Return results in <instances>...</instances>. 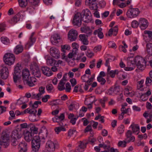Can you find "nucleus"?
Masks as SVG:
<instances>
[{
    "mask_svg": "<svg viewBox=\"0 0 152 152\" xmlns=\"http://www.w3.org/2000/svg\"><path fill=\"white\" fill-rule=\"evenodd\" d=\"M135 60L137 61V68L141 71L144 69L146 66V61L145 59L141 56H137L135 57Z\"/></svg>",
    "mask_w": 152,
    "mask_h": 152,
    "instance_id": "nucleus-1",
    "label": "nucleus"
},
{
    "mask_svg": "<svg viewBox=\"0 0 152 152\" xmlns=\"http://www.w3.org/2000/svg\"><path fill=\"white\" fill-rule=\"evenodd\" d=\"M32 151H38L40 145V139L39 136L36 135L34 137L32 142Z\"/></svg>",
    "mask_w": 152,
    "mask_h": 152,
    "instance_id": "nucleus-2",
    "label": "nucleus"
},
{
    "mask_svg": "<svg viewBox=\"0 0 152 152\" xmlns=\"http://www.w3.org/2000/svg\"><path fill=\"white\" fill-rule=\"evenodd\" d=\"M82 20L85 23H89L91 22L92 18L90 11L88 9L83 10L82 11Z\"/></svg>",
    "mask_w": 152,
    "mask_h": 152,
    "instance_id": "nucleus-3",
    "label": "nucleus"
},
{
    "mask_svg": "<svg viewBox=\"0 0 152 152\" xmlns=\"http://www.w3.org/2000/svg\"><path fill=\"white\" fill-rule=\"evenodd\" d=\"M15 59L14 55L12 53H7L5 54L3 57V60L5 63L8 65H12Z\"/></svg>",
    "mask_w": 152,
    "mask_h": 152,
    "instance_id": "nucleus-4",
    "label": "nucleus"
},
{
    "mask_svg": "<svg viewBox=\"0 0 152 152\" xmlns=\"http://www.w3.org/2000/svg\"><path fill=\"white\" fill-rule=\"evenodd\" d=\"M30 69L32 72V74L34 76L39 77L41 76V74L39 67L36 63H34L30 65Z\"/></svg>",
    "mask_w": 152,
    "mask_h": 152,
    "instance_id": "nucleus-5",
    "label": "nucleus"
},
{
    "mask_svg": "<svg viewBox=\"0 0 152 152\" xmlns=\"http://www.w3.org/2000/svg\"><path fill=\"white\" fill-rule=\"evenodd\" d=\"M9 137L7 133H3L0 139V145L4 148H6L9 145Z\"/></svg>",
    "mask_w": 152,
    "mask_h": 152,
    "instance_id": "nucleus-6",
    "label": "nucleus"
},
{
    "mask_svg": "<svg viewBox=\"0 0 152 152\" xmlns=\"http://www.w3.org/2000/svg\"><path fill=\"white\" fill-rule=\"evenodd\" d=\"M21 69L22 68L21 64L19 63L17 64L15 67L14 72L13 74V80L15 83H17L18 80L20 77Z\"/></svg>",
    "mask_w": 152,
    "mask_h": 152,
    "instance_id": "nucleus-7",
    "label": "nucleus"
},
{
    "mask_svg": "<svg viewBox=\"0 0 152 152\" xmlns=\"http://www.w3.org/2000/svg\"><path fill=\"white\" fill-rule=\"evenodd\" d=\"M83 17L81 12H78L76 14L73 18L72 23L74 26L80 27L82 23Z\"/></svg>",
    "mask_w": 152,
    "mask_h": 152,
    "instance_id": "nucleus-8",
    "label": "nucleus"
},
{
    "mask_svg": "<svg viewBox=\"0 0 152 152\" xmlns=\"http://www.w3.org/2000/svg\"><path fill=\"white\" fill-rule=\"evenodd\" d=\"M140 12L138 8H132L128 10L126 13V15L128 17L132 18L137 16Z\"/></svg>",
    "mask_w": 152,
    "mask_h": 152,
    "instance_id": "nucleus-9",
    "label": "nucleus"
},
{
    "mask_svg": "<svg viewBox=\"0 0 152 152\" xmlns=\"http://www.w3.org/2000/svg\"><path fill=\"white\" fill-rule=\"evenodd\" d=\"M77 31L75 29H72L68 32V38L70 41H75L77 38Z\"/></svg>",
    "mask_w": 152,
    "mask_h": 152,
    "instance_id": "nucleus-10",
    "label": "nucleus"
},
{
    "mask_svg": "<svg viewBox=\"0 0 152 152\" xmlns=\"http://www.w3.org/2000/svg\"><path fill=\"white\" fill-rule=\"evenodd\" d=\"M21 15H22V17L24 16H25V11H20L17 15H15L9 20L10 23L13 24H14L17 23L20 20L18 16L20 15V16H21Z\"/></svg>",
    "mask_w": 152,
    "mask_h": 152,
    "instance_id": "nucleus-11",
    "label": "nucleus"
},
{
    "mask_svg": "<svg viewBox=\"0 0 152 152\" xmlns=\"http://www.w3.org/2000/svg\"><path fill=\"white\" fill-rule=\"evenodd\" d=\"M55 143L50 140H48L46 144V148L48 152H53L55 150Z\"/></svg>",
    "mask_w": 152,
    "mask_h": 152,
    "instance_id": "nucleus-12",
    "label": "nucleus"
},
{
    "mask_svg": "<svg viewBox=\"0 0 152 152\" xmlns=\"http://www.w3.org/2000/svg\"><path fill=\"white\" fill-rule=\"evenodd\" d=\"M50 53L51 55L55 58H58L60 57V51L55 47L50 48Z\"/></svg>",
    "mask_w": 152,
    "mask_h": 152,
    "instance_id": "nucleus-13",
    "label": "nucleus"
},
{
    "mask_svg": "<svg viewBox=\"0 0 152 152\" xmlns=\"http://www.w3.org/2000/svg\"><path fill=\"white\" fill-rule=\"evenodd\" d=\"M139 25L142 30H145L148 25V20L143 18H140L139 20Z\"/></svg>",
    "mask_w": 152,
    "mask_h": 152,
    "instance_id": "nucleus-14",
    "label": "nucleus"
},
{
    "mask_svg": "<svg viewBox=\"0 0 152 152\" xmlns=\"http://www.w3.org/2000/svg\"><path fill=\"white\" fill-rule=\"evenodd\" d=\"M9 72L8 68L4 66L0 70V76L3 79H6L8 77Z\"/></svg>",
    "mask_w": 152,
    "mask_h": 152,
    "instance_id": "nucleus-15",
    "label": "nucleus"
},
{
    "mask_svg": "<svg viewBox=\"0 0 152 152\" xmlns=\"http://www.w3.org/2000/svg\"><path fill=\"white\" fill-rule=\"evenodd\" d=\"M22 132L20 130H15L12 131L10 135L11 138L18 139L22 136Z\"/></svg>",
    "mask_w": 152,
    "mask_h": 152,
    "instance_id": "nucleus-16",
    "label": "nucleus"
},
{
    "mask_svg": "<svg viewBox=\"0 0 152 152\" xmlns=\"http://www.w3.org/2000/svg\"><path fill=\"white\" fill-rule=\"evenodd\" d=\"M96 0H87L86 2V5L88 6L91 10H95L97 9Z\"/></svg>",
    "mask_w": 152,
    "mask_h": 152,
    "instance_id": "nucleus-17",
    "label": "nucleus"
},
{
    "mask_svg": "<svg viewBox=\"0 0 152 152\" xmlns=\"http://www.w3.org/2000/svg\"><path fill=\"white\" fill-rule=\"evenodd\" d=\"M88 36L85 34H80L79 36V40L83 45H87L89 44L88 39Z\"/></svg>",
    "mask_w": 152,
    "mask_h": 152,
    "instance_id": "nucleus-18",
    "label": "nucleus"
},
{
    "mask_svg": "<svg viewBox=\"0 0 152 152\" xmlns=\"http://www.w3.org/2000/svg\"><path fill=\"white\" fill-rule=\"evenodd\" d=\"M145 35H143L144 39L146 42L150 41L152 37V31L149 30H145L144 31Z\"/></svg>",
    "mask_w": 152,
    "mask_h": 152,
    "instance_id": "nucleus-19",
    "label": "nucleus"
},
{
    "mask_svg": "<svg viewBox=\"0 0 152 152\" xmlns=\"http://www.w3.org/2000/svg\"><path fill=\"white\" fill-rule=\"evenodd\" d=\"M42 73L47 76H50L52 75L53 72L47 66H43L41 67Z\"/></svg>",
    "mask_w": 152,
    "mask_h": 152,
    "instance_id": "nucleus-20",
    "label": "nucleus"
},
{
    "mask_svg": "<svg viewBox=\"0 0 152 152\" xmlns=\"http://www.w3.org/2000/svg\"><path fill=\"white\" fill-rule=\"evenodd\" d=\"M61 39V37L58 34H54L51 38V42L54 45H56L58 42V40Z\"/></svg>",
    "mask_w": 152,
    "mask_h": 152,
    "instance_id": "nucleus-21",
    "label": "nucleus"
},
{
    "mask_svg": "<svg viewBox=\"0 0 152 152\" xmlns=\"http://www.w3.org/2000/svg\"><path fill=\"white\" fill-rule=\"evenodd\" d=\"M27 144L25 141L20 142L18 145L19 152H26L27 150Z\"/></svg>",
    "mask_w": 152,
    "mask_h": 152,
    "instance_id": "nucleus-22",
    "label": "nucleus"
},
{
    "mask_svg": "<svg viewBox=\"0 0 152 152\" xmlns=\"http://www.w3.org/2000/svg\"><path fill=\"white\" fill-rule=\"evenodd\" d=\"M36 81V78L34 77H30L24 82L29 86L32 87L34 85V83Z\"/></svg>",
    "mask_w": 152,
    "mask_h": 152,
    "instance_id": "nucleus-23",
    "label": "nucleus"
},
{
    "mask_svg": "<svg viewBox=\"0 0 152 152\" xmlns=\"http://www.w3.org/2000/svg\"><path fill=\"white\" fill-rule=\"evenodd\" d=\"M59 126L56 127L55 129V131L57 134H58L61 131H65L66 129L65 127V124H64L63 122H61L59 124Z\"/></svg>",
    "mask_w": 152,
    "mask_h": 152,
    "instance_id": "nucleus-24",
    "label": "nucleus"
},
{
    "mask_svg": "<svg viewBox=\"0 0 152 152\" xmlns=\"http://www.w3.org/2000/svg\"><path fill=\"white\" fill-rule=\"evenodd\" d=\"M80 29L82 32L86 34V35H87V36H89L92 34V31L88 26H84L82 27Z\"/></svg>",
    "mask_w": 152,
    "mask_h": 152,
    "instance_id": "nucleus-25",
    "label": "nucleus"
},
{
    "mask_svg": "<svg viewBox=\"0 0 152 152\" xmlns=\"http://www.w3.org/2000/svg\"><path fill=\"white\" fill-rule=\"evenodd\" d=\"M22 75L24 82L30 77L29 70L28 69H25L23 71Z\"/></svg>",
    "mask_w": 152,
    "mask_h": 152,
    "instance_id": "nucleus-26",
    "label": "nucleus"
},
{
    "mask_svg": "<svg viewBox=\"0 0 152 152\" xmlns=\"http://www.w3.org/2000/svg\"><path fill=\"white\" fill-rule=\"evenodd\" d=\"M33 134L32 133H31L28 131L26 132L24 134V137L25 139L27 142H29L32 140L33 139Z\"/></svg>",
    "mask_w": 152,
    "mask_h": 152,
    "instance_id": "nucleus-27",
    "label": "nucleus"
},
{
    "mask_svg": "<svg viewBox=\"0 0 152 152\" xmlns=\"http://www.w3.org/2000/svg\"><path fill=\"white\" fill-rule=\"evenodd\" d=\"M130 127L132 128L133 133H136L137 134H138L140 130V127L138 125L132 124Z\"/></svg>",
    "mask_w": 152,
    "mask_h": 152,
    "instance_id": "nucleus-28",
    "label": "nucleus"
},
{
    "mask_svg": "<svg viewBox=\"0 0 152 152\" xmlns=\"http://www.w3.org/2000/svg\"><path fill=\"white\" fill-rule=\"evenodd\" d=\"M102 29L101 28H99L97 30L94 31V34L96 35L98 34V36L100 39H102L104 37V35L102 32Z\"/></svg>",
    "mask_w": 152,
    "mask_h": 152,
    "instance_id": "nucleus-29",
    "label": "nucleus"
},
{
    "mask_svg": "<svg viewBox=\"0 0 152 152\" xmlns=\"http://www.w3.org/2000/svg\"><path fill=\"white\" fill-rule=\"evenodd\" d=\"M46 63L48 65L55 66L56 60L51 57H49L46 59Z\"/></svg>",
    "mask_w": 152,
    "mask_h": 152,
    "instance_id": "nucleus-30",
    "label": "nucleus"
},
{
    "mask_svg": "<svg viewBox=\"0 0 152 152\" xmlns=\"http://www.w3.org/2000/svg\"><path fill=\"white\" fill-rule=\"evenodd\" d=\"M23 50V48L21 45H18L14 49V52L16 54H18L21 53Z\"/></svg>",
    "mask_w": 152,
    "mask_h": 152,
    "instance_id": "nucleus-31",
    "label": "nucleus"
},
{
    "mask_svg": "<svg viewBox=\"0 0 152 152\" xmlns=\"http://www.w3.org/2000/svg\"><path fill=\"white\" fill-rule=\"evenodd\" d=\"M19 6L22 8L25 7L28 4L27 0H18Z\"/></svg>",
    "mask_w": 152,
    "mask_h": 152,
    "instance_id": "nucleus-32",
    "label": "nucleus"
},
{
    "mask_svg": "<svg viewBox=\"0 0 152 152\" xmlns=\"http://www.w3.org/2000/svg\"><path fill=\"white\" fill-rule=\"evenodd\" d=\"M147 53L150 55H152V44L149 43L147 44Z\"/></svg>",
    "mask_w": 152,
    "mask_h": 152,
    "instance_id": "nucleus-33",
    "label": "nucleus"
},
{
    "mask_svg": "<svg viewBox=\"0 0 152 152\" xmlns=\"http://www.w3.org/2000/svg\"><path fill=\"white\" fill-rule=\"evenodd\" d=\"M142 91H144L143 94L148 97L151 94V89L148 87L143 88Z\"/></svg>",
    "mask_w": 152,
    "mask_h": 152,
    "instance_id": "nucleus-34",
    "label": "nucleus"
},
{
    "mask_svg": "<svg viewBox=\"0 0 152 152\" xmlns=\"http://www.w3.org/2000/svg\"><path fill=\"white\" fill-rule=\"evenodd\" d=\"M144 81L143 80L139 81L137 83V89H140L142 91L143 88H142L143 86V83Z\"/></svg>",
    "mask_w": 152,
    "mask_h": 152,
    "instance_id": "nucleus-35",
    "label": "nucleus"
},
{
    "mask_svg": "<svg viewBox=\"0 0 152 152\" xmlns=\"http://www.w3.org/2000/svg\"><path fill=\"white\" fill-rule=\"evenodd\" d=\"M38 128L36 127L35 126L33 125L30 126V130H31V133H32V134H37L38 132Z\"/></svg>",
    "mask_w": 152,
    "mask_h": 152,
    "instance_id": "nucleus-36",
    "label": "nucleus"
},
{
    "mask_svg": "<svg viewBox=\"0 0 152 152\" xmlns=\"http://www.w3.org/2000/svg\"><path fill=\"white\" fill-rule=\"evenodd\" d=\"M36 41V38L35 37H30L29 40L27 44V45L29 47L33 45Z\"/></svg>",
    "mask_w": 152,
    "mask_h": 152,
    "instance_id": "nucleus-37",
    "label": "nucleus"
},
{
    "mask_svg": "<svg viewBox=\"0 0 152 152\" xmlns=\"http://www.w3.org/2000/svg\"><path fill=\"white\" fill-rule=\"evenodd\" d=\"M1 40L2 43L5 45H8L10 43V40L7 37H1Z\"/></svg>",
    "mask_w": 152,
    "mask_h": 152,
    "instance_id": "nucleus-38",
    "label": "nucleus"
},
{
    "mask_svg": "<svg viewBox=\"0 0 152 152\" xmlns=\"http://www.w3.org/2000/svg\"><path fill=\"white\" fill-rule=\"evenodd\" d=\"M97 81L100 83L101 85H104L106 82L105 79L101 76H98L97 78Z\"/></svg>",
    "mask_w": 152,
    "mask_h": 152,
    "instance_id": "nucleus-39",
    "label": "nucleus"
},
{
    "mask_svg": "<svg viewBox=\"0 0 152 152\" xmlns=\"http://www.w3.org/2000/svg\"><path fill=\"white\" fill-rule=\"evenodd\" d=\"M61 51L63 52H65V50H69L70 49V47L69 45H61Z\"/></svg>",
    "mask_w": 152,
    "mask_h": 152,
    "instance_id": "nucleus-40",
    "label": "nucleus"
},
{
    "mask_svg": "<svg viewBox=\"0 0 152 152\" xmlns=\"http://www.w3.org/2000/svg\"><path fill=\"white\" fill-rule=\"evenodd\" d=\"M127 143L126 141L125 140L120 141L118 143V145L119 147L124 148L126 146Z\"/></svg>",
    "mask_w": 152,
    "mask_h": 152,
    "instance_id": "nucleus-41",
    "label": "nucleus"
},
{
    "mask_svg": "<svg viewBox=\"0 0 152 152\" xmlns=\"http://www.w3.org/2000/svg\"><path fill=\"white\" fill-rule=\"evenodd\" d=\"M65 83H61V82L59 83L58 86V88L59 90L61 91L64 89H65V87L64 86Z\"/></svg>",
    "mask_w": 152,
    "mask_h": 152,
    "instance_id": "nucleus-42",
    "label": "nucleus"
},
{
    "mask_svg": "<svg viewBox=\"0 0 152 152\" xmlns=\"http://www.w3.org/2000/svg\"><path fill=\"white\" fill-rule=\"evenodd\" d=\"M47 90L49 92H52L53 89V87L52 84H49L46 86Z\"/></svg>",
    "mask_w": 152,
    "mask_h": 152,
    "instance_id": "nucleus-43",
    "label": "nucleus"
},
{
    "mask_svg": "<svg viewBox=\"0 0 152 152\" xmlns=\"http://www.w3.org/2000/svg\"><path fill=\"white\" fill-rule=\"evenodd\" d=\"M89 76H87L86 74H84L83 76L81 77V79L84 82L87 83L88 85L89 83Z\"/></svg>",
    "mask_w": 152,
    "mask_h": 152,
    "instance_id": "nucleus-44",
    "label": "nucleus"
},
{
    "mask_svg": "<svg viewBox=\"0 0 152 152\" xmlns=\"http://www.w3.org/2000/svg\"><path fill=\"white\" fill-rule=\"evenodd\" d=\"M118 71L117 70H115L114 71L111 70L110 72L108 74H109L110 76L112 77L113 78L115 77V74H118Z\"/></svg>",
    "mask_w": 152,
    "mask_h": 152,
    "instance_id": "nucleus-45",
    "label": "nucleus"
},
{
    "mask_svg": "<svg viewBox=\"0 0 152 152\" xmlns=\"http://www.w3.org/2000/svg\"><path fill=\"white\" fill-rule=\"evenodd\" d=\"M152 80L149 77H146L145 80V83L146 86H149L151 85Z\"/></svg>",
    "mask_w": 152,
    "mask_h": 152,
    "instance_id": "nucleus-46",
    "label": "nucleus"
},
{
    "mask_svg": "<svg viewBox=\"0 0 152 152\" xmlns=\"http://www.w3.org/2000/svg\"><path fill=\"white\" fill-rule=\"evenodd\" d=\"M76 132V131L74 129H70L68 132V137H71L74 133Z\"/></svg>",
    "mask_w": 152,
    "mask_h": 152,
    "instance_id": "nucleus-47",
    "label": "nucleus"
},
{
    "mask_svg": "<svg viewBox=\"0 0 152 152\" xmlns=\"http://www.w3.org/2000/svg\"><path fill=\"white\" fill-rule=\"evenodd\" d=\"M28 111L27 112V113L33 114L34 116L36 115V114L37 112V111L36 110L34 109H30V108H28Z\"/></svg>",
    "mask_w": 152,
    "mask_h": 152,
    "instance_id": "nucleus-48",
    "label": "nucleus"
},
{
    "mask_svg": "<svg viewBox=\"0 0 152 152\" xmlns=\"http://www.w3.org/2000/svg\"><path fill=\"white\" fill-rule=\"evenodd\" d=\"M124 125H121L120 126L118 127V131L120 134L123 133L124 131Z\"/></svg>",
    "mask_w": 152,
    "mask_h": 152,
    "instance_id": "nucleus-49",
    "label": "nucleus"
},
{
    "mask_svg": "<svg viewBox=\"0 0 152 152\" xmlns=\"http://www.w3.org/2000/svg\"><path fill=\"white\" fill-rule=\"evenodd\" d=\"M129 63L133 65L137 63V61L135 60V58H134L130 57L129 60Z\"/></svg>",
    "mask_w": 152,
    "mask_h": 152,
    "instance_id": "nucleus-50",
    "label": "nucleus"
},
{
    "mask_svg": "<svg viewBox=\"0 0 152 152\" xmlns=\"http://www.w3.org/2000/svg\"><path fill=\"white\" fill-rule=\"evenodd\" d=\"M32 5L37 6L39 3V0H29Z\"/></svg>",
    "mask_w": 152,
    "mask_h": 152,
    "instance_id": "nucleus-51",
    "label": "nucleus"
},
{
    "mask_svg": "<svg viewBox=\"0 0 152 152\" xmlns=\"http://www.w3.org/2000/svg\"><path fill=\"white\" fill-rule=\"evenodd\" d=\"M139 25V21L138 22L137 21L134 20L132 23V26L134 28H137Z\"/></svg>",
    "mask_w": 152,
    "mask_h": 152,
    "instance_id": "nucleus-52",
    "label": "nucleus"
},
{
    "mask_svg": "<svg viewBox=\"0 0 152 152\" xmlns=\"http://www.w3.org/2000/svg\"><path fill=\"white\" fill-rule=\"evenodd\" d=\"M45 88L44 87L41 86L39 87V92L38 94L40 96L45 93Z\"/></svg>",
    "mask_w": 152,
    "mask_h": 152,
    "instance_id": "nucleus-53",
    "label": "nucleus"
},
{
    "mask_svg": "<svg viewBox=\"0 0 152 152\" xmlns=\"http://www.w3.org/2000/svg\"><path fill=\"white\" fill-rule=\"evenodd\" d=\"M40 97H41V96L38 94H36L34 93H32L31 98L32 99H34L38 100L40 99Z\"/></svg>",
    "mask_w": 152,
    "mask_h": 152,
    "instance_id": "nucleus-54",
    "label": "nucleus"
},
{
    "mask_svg": "<svg viewBox=\"0 0 152 152\" xmlns=\"http://www.w3.org/2000/svg\"><path fill=\"white\" fill-rule=\"evenodd\" d=\"M9 113L11 116L9 117V119L11 120L14 119L15 116V114L14 112L13 111L11 110L10 111Z\"/></svg>",
    "mask_w": 152,
    "mask_h": 152,
    "instance_id": "nucleus-55",
    "label": "nucleus"
},
{
    "mask_svg": "<svg viewBox=\"0 0 152 152\" xmlns=\"http://www.w3.org/2000/svg\"><path fill=\"white\" fill-rule=\"evenodd\" d=\"M148 97L147 96L144 94L143 93L140 96V99L143 101H145L147 100Z\"/></svg>",
    "mask_w": 152,
    "mask_h": 152,
    "instance_id": "nucleus-56",
    "label": "nucleus"
},
{
    "mask_svg": "<svg viewBox=\"0 0 152 152\" xmlns=\"http://www.w3.org/2000/svg\"><path fill=\"white\" fill-rule=\"evenodd\" d=\"M114 94H117L120 91V88L119 86L113 87Z\"/></svg>",
    "mask_w": 152,
    "mask_h": 152,
    "instance_id": "nucleus-57",
    "label": "nucleus"
},
{
    "mask_svg": "<svg viewBox=\"0 0 152 152\" xmlns=\"http://www.w3.org/2000/svg\"><path fill=\"white\" fill-rule=\"evenodd\" d=\"M11 144L12 145L16 146L18 144V141L17 140V139L11 138Z\"/></svg>",
    "mask_w": 152,
    "mask_h": 152,
    "instance_id": "nucleus-58",
    "label": "nucleus"
},
{
    "mask_svg": "<svg viewBox=\"0 0 152 152\" xmlns=\"http://www.w3.org/2000/svg\"><path fill=\"white\" fill-rule=\"evenodd\" d=\"M58 116V119L59 122H63V120L64 118V115L63 113H61L60 116Z\"/></svg>",
    "mask_w": 152,
    "mask_h": 152,
    "instance_id": "nucleus-59",
    "label": "nucleus"
},
{
    "mask_svg": "<svg viewBox=\"0 0 152 152\" xmlns=\"http://www.w3.org/2000/svg\"><path fill=\"white\" fill-rule=\"evenodd\" d=\"M66 92H69L71 89V87L69 83H67L66 84Z\"/></svg>",
    "mask_w": 152,
    "mask_h": 152,
    "instance_id": "nucleus-60",
    "label": "nucleus"
},
{
    "mask_svg": "<svg viewBox=\"0 0 152 152\" xmlns=\"http://www.w3.org/2000/svg\"><path fill=\"white\" fill-rule=\"evenodd\" d=\"M86 56L88 58H91L94 56V53L89 51H88L86 53Z\"/></svg>",
    "mask_w": 152,
    "mask_h": 152,
    "instance_id": "nucleus-61",
    "label": "nucleus"
},
{
    "mask_svg": "<svg viewBox=\"0 0 152 152\" xmlns=\"http://www.w3.org/2000/svg\"><path fill=\"white\" fill-rule=\"evenodd\" d=\"M50 96L48 95L45 96L42 98V101L43 102H46L48 101V99L50 98Z\"/></svg>",
    "mask_w": 152,
    "mask_h": 152,
    "instance_id": "nucleus-62",
    "label": "nucleus"
},
{
    "mask_svg": "<svg viewBox=\"0 0 152 152\" xmlns=\"http://www.w3.org/2000/svg\"><path fill=\"white\" fill-rule=\"evenodd\" d=\"M6 26L4 23H0V32H2L5 30Z\"/></svg>",
    "mask_w": 152,
    "mask_h": 152,
    "instance_id": "nucleus-63",
    "label": "nucleus"
},
{
    "mask_svg": "<svg viewBox=\"0 0 152 152\" xmlns=\"http://www.w3.org/2000/svg\"><path fill=\"white\" fill-rule=\"evenodd\" d=\"M72 86H74L77 83V81L76 79L75 78H72L70 80Z\"/></svg>",
    "mask_w": 152,
    "mask_h": 152,
    "instance_id": "nucleus-64",
    "label": "nucleus"
}]
</instances>
